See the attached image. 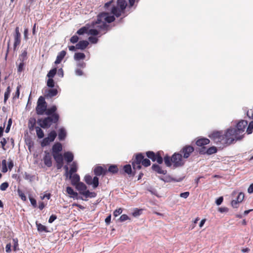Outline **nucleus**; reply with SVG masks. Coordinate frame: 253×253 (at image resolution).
<instances>
[{
	"label": "nucleus",
	"instance_id": "f257e3e1",
	"mask_svg": "<svg viewBox=\"0 0 253 253\" xmlns=\"http://www.w3.org/2000/svg\"><path fill=\"white\" fill-rule=\"evenodd\" d=\"M111 13L114 15H110L108 12H102L99 14L97 17V20L92 22V26L94 27L98 28L99 30L105 31V33L109 30V26L106 23H111L115 21L114 15L117 17H119L122 15L123 17L120 19V21L123 22V19L126 16L125 14V10L119 8L118 6H113L111 10Z\"/></svg>",
	"mask_w": 253,
	"mask_h": 253
},
{
	"label": "nucleus",
	"instance_id": "f03ea898",
	"mask_svg": "<svg viewBox=\"0 0 253 253\" xmlns=\"http://www.w3.org/2000/svg\"><path fill=\"white\" fill-rule=\"evenodd\" d=\"M209 137L217 145H228L234 143V139L231 137L228 129L224 133L222 131H213Z\"/></svg>",
	"mask_w": 253,
	"mask_h": 253
},
{
	"label": "nucleus",
	"instance_id": "7ed1b4c3",
	"mask_svg": "<svg viewBox=\"0 0 253 253\" xmlns=\"http://www.w3.org/2000/svg\"><path fill=\"white\" fill-rule=\"evenodd\" d=\"M248 125V122L245 120H241L237 124L236 127H230L228 128L231 137L234 139V142L237 140H241L244 136V131Z\"/></svg>",
	"mask_w": 253,
	"mask_h": 253
},
{
	"label": "nucleus",
	"instance_id": "20e7f679",
	"mask_svg": "<svg viewBox=\"0 0 253 253\" xmlns=\"http://www.w3.org/2000/svg\"><path fill=\"white\" fill-rule=\"evenodd\" d=\"M59 115H55L53 117H47L44 119H38L37 122L41 127L48 128L50 127L52 123H57L59 121Z\"/></svg>",
	"mask_w": 253,
	"mask_h": 253
},
{
	"label": "nucleus",
	"instance_id": "39448f33",
	"mask_svg": "<svg viewBox=\"0 0 253 253\" xmlns=\"http://www.w3.org/2000/svg\"><path fill=\"white\" fill-rule=\"evenodd\" d=\"M47 104L43 96H40L37 102V105L36 108V113L39 115H43L46 110Z\"/></svg>",
	"mask_w": 253,
	"mask_h": 253
},
{
	"label": "nucleus",
	"instance_id": "423d86ee",
	"mask_svg": "<svg viewBox=\"0 0 253 253\" xmlns=\"http://www.w3.org/2000/svg\"><path fill=\"white\" fill-rule=\"evenodd\" d=\"M171 161L174 168L181 167L185 164L181 154L179 153H174L171 157Z\"/></svg>",
	"mask_w": 253,
	"mask_h": 253
},
{
	"label": "nucleus",
	"instance_id": "0eeeda50",
	"mask_svg": "<svg viewBox=\"0 0 253 253\" xmlns=\"http://www.w3.org/2000/svg\"><path fill=\"white\" fill-rule=\"evenodd\" d=\"M57 133L55 130L51 131L48 134L47 137L44 138L41 142V145L42 147H44L48 145L50 142L54 141Z\"/></svg>",
	"mask_w": 253,
	"mask_h": 253
},
{
	"label": "nucleus",
	"instance_id": "6e6552de",
	"mask_svg": "<svg viewBox=\"0 0 253 253\" xmlns=\"http://www.w3.org/2000/svg\"><path fill=\"white\" fill-rule=\"evenodd\" d=\"M84 180L87 184L92 185L94 188L97 187L99 185V179L97 176H94L92 179L90 175H86Z\"/></svg>",
	"mask_w": 253,
	"mask_h": 253
},
{
	"label": "nucleus",
	"instance_id": "1a4fd4ad",
	"mask_svg": "<svg viewBox=\"0 0 253 253\" xmlns=\"http://www.w3.org/2000/svg\"><path fill=\"white\" fill-rule=\"evenodd\" d=\"M194 151V148L193 146L190 145H186L183 147L180 150V154L183 155V157L184 159H187L189 157L191 154Z\"/></svg>",
	"mask_w": 253,
	"mask_h": 253
},
{
	"label": "nucleus",
	"instance_id": "9d476101",
	"mask_svg": "<svg viewBox=\"0 0 253 253\" xmlns=\"http://www.w3.org/2000/svg\"><path fill=\"white\" fill-rule=\"evenodd\" d=\"M78 163L76 161H74L70 165V169L69 170V171L65 172L64 175L67 178H69L70 179V176L72 175L73 173L76 172L78 170Z\"/></svg>",
	"mask_w": 253,
	"mask_h": 253
},
{
	"label": "nucleus",
	"instance_id": "9b49d317",
	"mask_svg": "<svg viewBox=\"0 0 253 253\" xmlns=\"http://www.w3.org/2000/svg\"><path fill=\"white\" fill-rule=\"evenodd\" d=\"M44 154L45 155L43 158L44 164L46 166L50 168L52 165L51 155L49 152L46 151H44Z\"/></svg>",
	"mask_w": 253,
	"mask_h": 253
},
{
	"label": "nucleus",
	"instance_id": "f8f14e48",
	"mask_svg": "<svg viewBox=\"0 0 253 253\" xmlns=\"http://www.w3.org/2000/svg\"><path fill=\"white\" fill-rule=\"evenodd\" d=\"M21 34L19 32V30L18 27H16L15 29V34L14 35V48L15 49L16 47L19 45L21 42Z\"/></svg>",
	"mask_w": 253,
	"mask_h": 253
},
{
	"label": "nucleus",
	"instance_id": "ddd939ff",
	"mask_svg": "<svg viewBox=\"0 0 253 253\" xmlns=\"http://www.w3.org/2000/svg\"><path fill=\"white\" fill-rule=\"evenodd\" d=\"M57 110V107L55 105H53L51 107L47 109L45 112V114L46 115H48V117H53L55 115H59L58 114L56 113L55 112Z\"/></svg>",
	"mask_w": 253,
	"mask_h": 253
},
{
	"label": "nucleus",
	"instance_id": "4468645a",
	"mask_svg": "<svg viewBox=\"0 0 253 253\" xmlns=\"http://www.w3.org/2000/svg\"><path fill=\"white\" fill-rule=\"evenodd\" d=\"M63 156L65 160L68 164L71 162L72 163L74 162L73 161L74 160V155L72 152L70 151L65 152L64 153Z\"/></svg>",
	"mask_w": 253,
	"mask_h": 253
},
{
	"label": "nucleus",
	"instance_id": "2eb2a0df",
	"mask_svg": "<svg viewBox=\"0 0 253 253\" xmlns=\"http://www.w3.org/2000/svg\"><path fill=\"white\" fill-rule=\"evenodd\" d=\"M93 171L94 174L96 175V176H100L102 174L105 175L107 172V170L101 166H97L95 167Z\"/></svg>",
	"mask_w": 253,
	"mask_h": 253
},
{
	"label": "nucleus",
	"instance_id": "dca6fc26",
	"mask_svg": "<svg viewBox=\"0 0 253 253\" xmlns=\"http://www.w3.org/2000/svg\"><path fill=\"white\" fill-rule=\"evenodd\" d=\"M152 169L154 171L160 174L165 175L167 173V171L166 170L163 169L159 165L157 164H153L152 166Z\"/></svg>",
	"mask_w": 253,
	"mask_h": 253
},
{
	"label": "nucleus",
	"instance_id": "f3484780",
	"mask_svg": "<svg viewBox=\"0 0 253 253\" xmlns=\"http://www.w3.org/2000/svg\"><path fill=\"white\" fill-rule=\"evenodd\" d=\"M88 44V41L86 40L81 41L77 43V48L78 49L84 50L86 48Z\"/></svg>",
	"mask_w": 253,
	"mask_h": 253
},
{
	"label": "nucleus",
	"instance_id": "a211bd4d",
	"mask_svg": "<svg viewBox=\"0 0 253 253\" xmlns=\"http://www.w3.org/2000/svg\"><path fill=\"white\" fill-rule=\"evenodd\" d=\"M66 54V52L65 50H62L59 52L56 57V60L55 61V64H58L61 63L63 59L64 58Z\"/></svg>",
	"mask_w": 253,
	"mask_h": 253
},
{
	"label": "nucleus",
	"instance_id": "6ab92c4d",
	"mask_svg": "<svg viewBox=\"0 0 253 253\" xmlns=\"http://www.w3.org/2000/svg\"><path fill=\"white\" fill-rule=\"evenodd\" d=\"M62 150V146L60 143L57 142L55 143L52 148L53 154L59 153Z\"/></svg>",
	"mask_w": 253,
	"mask_h": 253
},
{
	"label": "nucleus",
	"instance_id": "aec40b11",
	"mask_svg": "<svg viewBox=\"0 0 253 253\" xmlns=\"http://www.w3.org/2000/svg\"><path fill=\"white\" fill-rule=\"evenodd\" d=\"M70 179L71 181L72 185L75 186L78 183L80 182V176L78 174H73L72 175L70 176Z\"/></svg>",
	"mask_w": 253,
	"mask_h": 253
},
{
	"label": "nucleus",
	"instance_id": "412c9836",
	"mask_svg": "<svg viewBox=\"0 0 253 253\" xmlns=\"http://www.w3.org/2000/svg\"><path fill=\"white\" fill-rule=\"evenodd\" d=\"M67 132L64 127H61L58 130V137L60 141L64 140L66 137Z\"/></svg>",
	"mask_w": 253,
	"mask_h": 253
},
{
	"label": "nucleus",
	"instance_id": "4be33fe9",
	"mask_svg": "<svg viewBox=\"0 0 253 253\" xmlns=\"http://www.w3.org/2000/svg\"><path fill=\"white\" fill-rule=\"evenodd\" d=\"M58 93V91L56 88H51L45 92V96L48 98H51L56 96Z\"/></svg>",
	"mask_w": 253,
	"mask_h": 253
},
{
	"label": "nucleus",
	"instance_id": "5701e85b",
	"mask_svg": "<svg viewBox=\"0 0 253 253\" xmlns=\"http://www.w3.org/2000/svg\"><path fill=\"white\" fill-rule=\"evenodd\" d=\"M80 194L84 195L86 198H94L96 196V193L94 192H90L89 190H85V191L80 192Z\"/></svg>",
	"mask_w": 253,
	"mask_h": 253
},
{
	"label": "nucleus",
	"instance_id": "b1692460",
	"mask_svg": "<svg viewBox=\"0 0 253 253\" xmlns=\"http://www.w3.org/2000/svg\"><path fill=\"white\" fill-rule=\"evenodd\" d=\"M210 142V140L208 138H201L200 139H199L196 142V144L197 146H204V145L209 144Z\"/></svg>",
	"mask_w": 253,
	"mask_h": 253
},
{
	"label": "nucleus",
	"instance_id": "393cba45",
	"mask_svg": "<svg viewBox=\"0 0 253 253\" xmlns=\"http://www.w3.org/2000/svg\"><path fill=\"white\" fill-rule=\"evenodd\" d=\"M36 225L37 227V230L39 232H48V231L47 230V227L43 225L40 223H39L38 221H36Z\"/></svg>",
	"mask_w": 253,
	"mask_h": 253
},
{
	"label": "nucleus",
	"instance_id": "a878e982",
	"mask_svg": "<svg viewBox=\"0 0 253 253\" xmlns=\"http://www.w3.org/2000/svg\"><path fill=\"white\" fill-rule=\"evenodd\" d=\"M127 5L125 0H117V6L120 7L122 10H125Z\"/></svg>",
	"mask_w": 253,
	"mask_h": 253
},
{
	"label": "nucleus",
	"instance_id": "bb28decb",
	"mask_svg": "<svg viewBox=\"0 0 253 253\" xmlns=\"http://www.w3.org/2000/svg\"><path fill=\"white\" fill-rule=\"evenodd\" d=\"M146 155L147 157L149 159H150L153 162L156 161V159L157 156V153L155 154L154 152L149 151L146 152Z\"/></svg>",
	"mask_w": 253,
	"mask_h": 253
},
{
	"label": "nucleus",
	"instance_id": "cd10ccee",
	"mask_svg": "<svg viewBox=\"0 0 253 253\" xmlns=\"http://www.w3.org/2000/svg\"><path fill=\"white\" fill-rule=\"evenodd\" d=\"M36 124V120L35 118H31L29 120L28 122V127L30 130L32 131L35 128Z\"/></svg>",
	"mask_w": 253,
	"mask_h": 253
},
{
	"label": "nucleus",
	"instance_id": "c85d7f7f",
	"mask_svg": "<svg viewBox=\"0 0 253 253\" xmlns=\"http://www.w3.org/2000/svg\"><path fill=\"white\" fill-rule=\"evenodd\" d=\"M27 52L26 50H24L22 53L19 55L18 61H19L20 62L25 63V61L27 59Z\"/></svg>",
	"mask_w": 253,
	"mask_h": 253
},
{
	"label": "nucleus",
	"instance_id": "c756f323",
	"mask_svg": "<svg viewBox=\"0 0 253 253\" xmlns=\"http://www.w3.org/2000/svg\"><path fill=\"white\" fill-rule=\"evenodd\" d=\"M77 189L80 192L85 191L87 189L86 186L83 182H79L75 185Z\"/></svg>",
	"mask_w": 253,
	"mask_h": 253
},
{
	"label": "nucleus",
	"instance_id": "7c9ffc66",
	"mask_svg": "<svg viewBox=\"0 0 253 253\" xmlns=\"http://www.w3.org/2000/svg\"><path fill=\"white\" fill-rule=\"evenodd\" d=\"M67 193L70 195V197L75 198V197L78 196V193L76 192H75L73 189L71 187H67L66 188Z\"/></svg>",
	"mask_w": 253,
	"mask_h": 253
},
{
	"label": "nucleus",
	"instance_id": "2f4dec72",
	"mask_svg": "<svg viewBox=\"0 0 253 253\" xmlns=\"http://www.w3.org/2000/svg\"><path fill=\"white\" fill-rule=\"evenodd\" d=\"M123 169H124V171L126 173L128 174V175L132 174V175H134V173L135 172H134V173H132L131 167L129 164L126 165L124 166V168H123Z\"/></svg>",
	"mask_w": 253,
	"mask_h": 253
},
{
	"label": "nucleus",
	"instance_id": "473e14b6",
	"mask_svg": "<svg viewBox=\"0 0 253 253\" xmlns=\"http://www.w3.org/2000/svg\"><path fill=\"white\" fill-rule=\"evenodd\" d=\"M74 59L76 61L84 59L85 55L84 53L77 52L74 54Z\"/></svg>",
	"mask_w": 253,
	"mask_h": 253
},
{
	"label": "nucleus",
	"instance_id": "72a5a7b5",
	"mask_svg": "<svg viewBox=\"0 0 253 253\" xmlns=\"http://www.w3.org/2000/svg\"><path fill=\"white\" fill-rule=\"evenodd\" d=\"M144 158V156L142 153H138L136 155V157L135 159L132 161V162H135L136 163L142 164L143 159Z\"/></svg>",
	"mask_w": 253,
	"mask_h": 253
},
{
	"label": "nucleus",
	"instance_id": "f704fd0d",
	"mask_svg": "<svg viewBox=\"0 0 253 253\" xmlns=\"http://www.w3.org/2000/svg\"><path fill=\"white\" fill-rule=\"evenodd\" d=\"M52 155L56 163L63 162V157L61 154H53Z\"/></svg>",
	"mask_w": 253,
	"mask_h": 253
},
{
	"label": "nucleus",
	"instance_id": "c9c22d12",
	"mask_svg": "<svg viewBox=\"0 0 253 253\" xmlns=\"http://www.w3.org/2000/svg\"><path fill=\"white\" fill-rule=\"evenodd\" d=\"M36 133L39 138H42L44 136V132L41 128L39 126H36L35 127Z\"/></svg>",
	"mask_w": 253,
	"mask_h": 253
},
{
	"label": "nucleus",
	"instance_id": "e433bc0d",
	"mask_svg": "<svg viewBox=\"0 0 253 253\" xmlns=\"http://www.w3.org/2000/svg\"><path fill=\"white\" fill-rule=\"evenodd\" d=\"M118 170L117 166L114 165H111L108 169V171L113 174L117 173Z\"/></svg>",
	"mask_w": 253,
	"mask_h": 253
},
{
	"label": "nucleus",
	"instance_id": "4c0bfd02",
	"mask_svg": "<svg viewBox=\"0 0 253 253\" xmlns=\"http://www.w3.org/2000/svg\"><path fill=\"white\" fill-rule=\"evenodd\" d=\"M57 73V69L56 68H53L50 70L47 74V77L49 79H52Z\"/></svg>",
	"mask_w": 253,
	"mask_h": 253
},
{
	"label": "nucleus",
	"instance_id": "58836bf2",
	"mask_svg": "<svg viewBox=\"0 0 253 253\" xmlns=\"http://www.w3.org/2000/svg\"><path fill=\"white\" fill-rule=\"evenodd\" d=\"M164 161L165 162V163L167 167H170L172 165V162L171 161V157H169V156H166L164 158Z\"/></svg>",
	"mask_w": 253,
	"mask_h": 253
},
{
	"label": "nucleus",
	"instance_id": "ea45409f",
	"mask_svg": "<svg viewBox=\"0 0 253 253\" xmlns=\"http://www.w3.org/2000/svg\"><path fill=\"white\" fill-rule=\"evenodd\" d=\"M216 152H217V149L214 146L211 147L209 148L208 149H207L206 150V153L208 155H211V154H214Z\"/></svg>",
	"mask_w": 253,
	"mask_h": 253
},
{
	"label": "nucleus",
	"instance_id": "a19ab883",
	"mask_svg": "<svg viewBox=\"0 0 253 253\" xmlns=\"http://www.w3.org/2000/svg\"><path fill=\"white\" fill-rule=\"evenodd\" d=\"M10 92H11L10 87L9 86H8L7 87L6 90V91L4 93V103H5L6 102L7 100L9 98Z\"/></svg>",
	"mask_w": 253,
	"mask_h": 253
},
{
	"label": "nucleus",
	"instance_id": "79ce46f5",
	"mask_svg": "<svg viewBox=\"0 0 253 253\" xmlns=\"http://www.w3.org/2000/svg\"><path fill=\"white\" fill-rule=\"evenodd\" d=\"M17 193L18 196L20 197L21 200L23 201H26L27 200L26 197L24 193L20 189H17Z\"/></svg>",
	"mask_w": 253,
	"mask_h": 253
},
{
	"label": "nucleus",
	"instance_id": "37998d69",
	"mask_svg": "<svg viewBox=\"0 0 253 253\" xmlns=\"http://www.w3.org/2000/svg\"><path fill=\"white\" fill-rule=\"evenodd\" d=\"M13 243V250L14 251H17L19 250V244H18V240L17 238H13L12 239Z\"/></svg>",
	"mask_w": 253,
	"mask_h": 253
},
{
	"label": "nucleus",
	"instance_id": "c03bdc74",
	"mask_svg": "<svg viewBox=\"0 0 253 253\" xmlns=\"http://www.w3.org/2000/svg\"><path fill=\"white\" fill-rule=\"evenodd\" d=\"M253 121H251L249 123V124L248 126L246 132L248 134H250L253 132Z\"/></svg>",
	"mask_w": 253,
	"mask_h": 253
},
{
	"label": "nucleus",
	"instance_id": "a18cd8bd",
	"mask_svg": "<svg viewBox=\"0 0 253 253\" xmlns=\"http://www.w3.org/2000/svg\"><path fill=\"white\" fill-rule=\"evenodd\" d=\"M87 32V28L85 27H83L80 29H79L77 32V34L79 35H84L85 33H86Z\"/></svg>",
	"mask_w": 253,
	"mask_h": 253
},
{
	"label": "nucleus",
	"instance_id": "49530a36",
	"mask_svg": "<svg viewBox=\"0 0 253 253\" xmlns=\"http://www.w3.org/2000/svg\"><path fill=\"white\" fill-rule=\"evenodd\" d=\"M2 165V172L3 173H5L7 171V168L6 166V161L5 160H3L1 162Z\"/></svg>",
	"mask_w": 253,
	"mask_h": 253
},
{
	"label": "nucleus",
	"instance_id": "de8ad7c7",
	"mask_svg": "<svg viewBox=\"0 0 253 253\" xmlns=\"http://www.w3.org/2000/svg\"><path fill=\"white\" fill-rule=\"evenodd\" d=\"M34 178V176L31 174L25 172L24 173V178L26 180H29L30 181H32Z\"/></svg>",
	"mask_w": 253,
	"mask_h": 253
},
{
	"label": "nucleus",
	"instance_id": "09e8293b",
	"mask_svg": "<svg viewBox=\"0 0 253 253\" xmlns=\"http://www.w3.org/2000/svg\"><path fill=\"white\" fill-rule=\"evenodd\" d=\"M99 34V32L97 29H91L88 30V34L92 36H97Z\"/></svg>",
	"mask_w": 253,
	"mask_h": 253
},
{
	"label": "nucleus",
	"instance_id": "8fccbe9b",
	"mask_svg": "<svg viewBox=\"0 0 253 253\" xmlns=\"http://www.w3.org/2000/svg\"><path fill=\"white\" fill-rule=\"evenodd\" d=\"M9 184L7 182H3L0 185V189L1 191H5L6 189L8 187Z\"/></svg>",
	"mask_w": 253,
	"mask_h": 253
},
{
	"label": "nucleus",
	"instance_id": "3c124183",
	"mask_svg": "<svg viewBox=\"0 0 253 253\" xmlns=\"http://www.w3.org/2000/svg\"><path fill=\"white\" fill-rule=\"evenodd\" d=\"M133 169L135 171L136 169H141V164L132 162Z\"/></svg>",
	"mask_w": 253,
	"mask_h": 253
},
{
	"label": "nucleus",
	"instance_id": "603ef678",
	"mask_svg": "<svg viewBox=\"0 0 253 253\" xmlns=\"http://www.w3.org/2000/svg\"><path fill=\"white\" fill-rule=\"evenodd\" d=\"M35 0H27L26 5L27 10H29V11L30 10V8L33 4Z\"/></svg>",
	"mask_w": 253,
	"mask_h": 253
},
{
	"label": "nucleus",
	"instance_id": "864d4df0",
	"mask_svg": "<svg viewBox=\"0 0 253 253\" xmlns=\"http://www.w3.org/2000/svg\"><path fill=\"white\" fill-rule=\"evenodd\" d=\"M54 81L53 79H48L47 81V85L49 87L52 88L54 86Z\"/></svg>",
	"mask_w": 253,
	"mask_h": 253
},
{
	"label": "nucleus",
	"instance_id": "5fc2aeb1",
	"mask_svg": "<svg viewBox=\"0 0 253 253\" xmlns=\"http://www.w3.org/2000/svg\"><path fill=\"white\" fill-rule=\"evenodd\" d=\"M142 165H143L144 167H147L151 165V162L148 159H143L142 162Z\"/></svg>",
	"mask_w": 253,
	"mask_h": 253
},
{
	"label": "nucleus",
	"instance_id": "6e6d98bb",
	"mask_svg": "<svg viewBox=\"0 0 253 253\" xmlns=\"http://www.w3.org/2000/svg\"><path fill=\"white\" fill-rule=\"evenodd\" d=\"M156 161H157L159 164H161L163 162V159L161 156L160 152L157 153V156L156 159Z\"/></svg>",
	"mask_w": 253,
	"mask_h": 253
},
{
	"label": "nucleus",
	"instance_id": "4d7b16f0",
	"mask_svg": "<svg viewBox=\"0 0 253 253\" xmlns=\"http://www.w3.org/2000/svg\"><path fill=\"white\" fill-rule=\"evenodd\" d=\"M129 219V218L128 216L127 215H126V214H124L122 215L120 217V218L119 219V220L120 222H124V221H126V220H127V219Z\"/></svg>",
	"mask_w": 253,
	"mask_h": 253
},
{
	"label": "nucleus",
	"instance_id": "13d9d810",
	"mask_svg": "<svg viewBox=\"0 0 253 253\" xmlns=\"http://www.w3.org/2000/svg\"><path fill=\"white\" fill-rule=\"evenodd\" d=\"M244 198V194L242 192H240L239 193L238 197L236 199V200L239 202L241 203L243 201V199Z\"/></svg>",
	"mask_w": 253,
	"mask_h": 253
},
{
	"label": "nucleus",
	"instance_id": "bf43d9fd",
	"mask_svg": "<svg viewBox=\"0 0 253 253\" xmlns=\"http://www.w3.org/2000/svg\"><path fill=\"white\" fill-rule=\"evenodd\" d=\"M123 212V210L121 208L116 209L113 212L114 216L117 217L119 215L121 214Z\"/></svg>",
	"mask_w": 253,
	"mask_h": 253
},
{
	"label": "nucleus",
	"instance_id": "052dcab7",
	"mask_svg": "<svg viewBox=\"0 0 253 253\" xmlns=\"http://www.w3.org/2000/svg\"><path fill=\"white\" fill-rule=\"evenodd\" d=\"M88 40L91 43H93V44L96 43L98 41V40L97 38L92 37V36L89 37L88 38Z\"/></svg>",
	"mask_w": 253,
	"mask_h": 253
},
{
	"label": "nucleus",
	"instance_id": "680f3d73",
	"mask_svg": "<svg viewBox=\"0 0 253 253\" xmlns=\"http://www.w3.org/2000/svg\"><path fill=\"white\" fill-rule=\"evenodd\" d=\"M24 65H25V63H23V62L19 63L18 66V69H17L18 72L20 73L22 71H23V70L24 69Z\"/></svg>",
	"mask_w": 253,
	"mask_h": 253
},
{
	"label": "nucleus",
	"instance_id": "e2e57ef3",
	"mask_svg": "<svg viewBox=\"0 0 253 253\" xmlns=\"http://www.w3.org/2000/svg\"><path fill=\"white\" fill-rule=\"evenodd\" d=\"M78 40H79V38L76 35H74V36H72L70 40L71 42H72L73 43H75L77 42Z\"/></svg>",
	"mask_w": 253,
	"mask_h": 253
},
{
	"label": "nucleus",
	"instance_id": "0e129e2a",
	"mask_svg": "<svg viewBox=\"0 0 253 253\" xmlns=\"http://www.w3.org/2000/svg\"><path fill=\"white\" fill-rule=\"evenodd\" d=\"M29 200L31 205L33 206V207L36 208L37 206L36 200L34 198L31 197H29Z\"/></svg>",
	"mask_w": 253,
	"mask_h": 253
},
{
	"label": "nucleus",
	"instance_id": "69168bd1",
	"mask_svg": "<svg viewBox=\"0 0 253 253\" xmlns=\"http://www.w3.org/2000/svg\"><path fill=\"white\" fill-rule=\"evenodd\" d=\"M240 203L237 200H232L231 202V205L234 208H237L239 206Z\"/></svg>",
	"mask_w": 253,
	"mask_h": 253
},
{
	"label": "nucleus",
	"instance_id": "338daca9",
	"mask_svg": "<svg viewBox=\"0 0 253 253\" xmlns=\"http://www.w3.org/2000/svg\"><path fill=\"white\" fill-rule=\"evenodd\" d=\"M77 66L79 68H84L86 66V64L84 61H79L77 64Z\"/></svg>",
	"mask_w": 253,
	"mask_h": 253
},
{
	"label": "nucleus",
	"instance_id": "774afa93",
	"mask_svg": "<svg viewBox=\"0 0 253 253\" xmlns=\"http://www.w3.org/2000/svg\"><path fill=\"white\" fill-rule=\"evenodd\" d=\"M57 218V216L54 214H52L48 219V222L50 223H52Z\"/></svg>",
	"mask_w": 253,
	"mask_h": 253
}]
</instances>
